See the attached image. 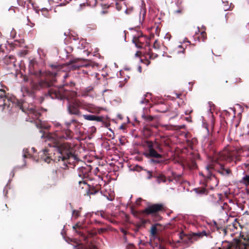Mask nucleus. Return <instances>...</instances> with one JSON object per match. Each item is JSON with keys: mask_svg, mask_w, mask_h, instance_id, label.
<instances>
[{"mask_svg": "<svg viewBox=\"0 0 249 249\" xmlns=\"http://www.w3.org/2000/svg\"><path fill=\"white\" fill-rule=\"evenodd\" d=\"M61 133L56 131L54 133L44 134L41 136L49 146V148H45L39 153L41 159L45 162L49 163L53 160L51 156L53 152L55 161H64L73 156L71 145L69 143H61L60 142L71 139L72 132L66 128Z\"/></svg>", "mask_w": 249, "mask_h": 249, "instance_id": "obj_1", "label": "nucleus"}, {"mask_svg": "<svg viewBox=\"0 0 249 249\" xmlns=\"http://www.w3.org/2000/svg\"><path fill=\"white\" fill-rule=\"evenodd\" d=\"M235 156V152L229 149H225L216 155L212 163L205 167L204 179L206 181L208 182L209 181H212L213 182V185L217 186L219 181L215 176L212 174V171L216 170L222 176L228 175L230 173V170L225 169L224 166L218 162L220 160L231 161Z\"/></svg>", "mask_w": 249, "mask_h": 249, "instance_id": "obj_2", "label": "nucleus"}, {"mask_svg": "<svg viewBox=\"0 0 249 249\" xmlns=\"http://www.w3.org/2000/svg\"><path fill=\"white\" fill-rule=\"evenodd\" d=\"M146 142L148 149L143 153V155L147 158L161 159L162 156L160 153L163 151L161 145L156 141L154 142L152 141H147Z\"/></svg>", "mask_w": 249, "mask_h": 249, "instance_id": "obj_3", "label": "nucleus"}, {"mask_svg": "<svg viewBox=\"0 0 249 249\" xmlns=\"http://www.w3.org/2000/svg\"><path fill=\"white\" fill-rule=\"evenodd\" d=\"M180 241L178 242H184L189 244L192 243L193 240H197L198 238L203 237L204 236H207L208 233L205 231L196 232H192L190 235H187L184 232H181L179 233Z\"/></svg>", "mask_w": 249, "mask_h": 249, "instance_id": "obj_4", "label": "nucleus"}, {"mask_svg": "<svg viewBox=\"0 0 249 249\" xmlns=\"http://www.w3.org/2000/svg\"><path fill=\"white\" fill-rule=\"evenodd\" d=\"M2 93L0 94V107H6L7 106V108H13L14 106H18L22 109L23 111V109L21 107L19 104L16 105L17 99L15 97H10V98L7 97L3 90H0Z\"/></svg>", "mask_w": 249, "mask_h": 249, "instance_id": "obj_5", "label": "nucleus"}, {"mask_svg": "<svg viewBox=\"0 0 249 249\" xmlns=\"http://www.w3.org/2000/svg\"><path fill=\"white\" fill-rule=\"evenodd\" d=\"M62 89L57 88H52L49 90V96L52 99H58L62 100L65 98L66 95L61 92Z\"/></svg>", "mask_w": 249, "mask_h": 249, "instance_id": "obj_6", "label": "nucleus"}, {"mask_svg": "<svg viewBox=\"0 0 249 249\" xmlns=\"http://www.w3.org/2000/svg\"><path fill=\"white\" fill-rule=\"evenodd\" d=\"M31 88L33 90H39L41 88L49 87V84L44 81H40L38 83H35L33 80H30Z\"/></svg>", "mask_w": 249, "mask_h": 249, "instance_id": "obj_7", "label": "nucleus"}, {"mask_svg": "<svg viewBox=\"0 0 249 249\" xmlns=\"http://www.w3.org/2000/svg\"><path fill=\"white\" fill-rule=\"evenodd\" d=\"M163 205L161 204H155L148 206L144 211L147 214L156 213L160 211Z\"/></svg>", "mask_w": 249, "mask_h": 249, "instance_id": "obj_8", "label": "nucleus"}, {"mask_svg": "<svg viewBox=\"0 0 249 249\" xmlns=\"http://www.w3.org/2000/svg\"><path fill=\"white\" fill-rule=\"evenodd\" d=\"M236 249H249V245L246 238H242L236 243Z\"/></svg>", "mask_w": 249, "mask_h": 249, "instance_id": "obj_9", "label": "nucleus"}, {"mask_svg": "<svg viewBox=\"0 0 249 249\" xmlns=\"http://www.w3.org/2000/svg\"><path fill=\"white\" fill-rule=\"evenodd\" d=\"M82 116L85 120L88 121H95L98 122L103 121V117L101 116H97L90 114L83 115Z\"/></svg>", "mask_w": 249, "mask_h": 249, "instance_id": "obj_10", "label": "nucleus"}, {"mask_svg": "<svg viewBox=\"0 0 249 249\" xmlns=\"http://www.w3.org/2000/svg\"><path fill=\"white\" fill-rule=\"evenodd\" d=\"M68 110L71 114L79 115L80 111L75 105H70L67 106Z\"/></svg>", "mask_w": 249, "mask_h": 249, "instance_id": "obj_11", "label": "nucleus"}, {"mask_svg": "<svg viewBox=\"0 0 249 249\" xmlns=\"http://www.w3.org/2000/svg\"><path fill=\"white\" fill-rule=\"evenodd\" d=\"M36 62L34 59L31 60L29 61V70L31 73L36 75L38 76V75H40L41 71H39L38 73L35 72L34 71V65L36 64Z\"/></svg>", "mask_w": 249, "mask_h": 249, "instance_id": "obj_12", "label": "nucleus"}, {"mask_svg": "<svg viewBox=\"0 0 249 249\" xmlns=\"http://www.w3.org/2000/svg\"><path fill=\"white\" fill-rule=\"evenodd\" d=\"M4 62L8 65L12 64L14 66H16L15 58L13 55H10L8 57H5L4 59Z\"/></svg>", "mask_w": 249, "mask_h": 249, "instance_id": "obj_13", "label": "nucleus"}, {"mask_svg": "<svg viewBox=\"0 0 249 249\" xmlns=\"http://www.w3.org/2000/svg\"><path fill=\"white\" fill-rule=\"evenodd\" d=\"M60 174V177L61 178H65L67 177L69 174V172L68 170H66L64 168L60 169L58 171Z\"/></svg>", "mask_w": 249, "mask_h": 249, "instance_id": "obj_14", "label": "nucleus"}, {"mask_svg": "<svg viewBox=\"0 0 249 249\" xmlns=\"http://www.w3.org/2000/svg\"><path fill=\"white\" fill-rule=\"evenodd\" d=\"M21 91L23 96H30L32 94V91L28 89L26 87H21Z\"/></svg>", "mask_w": 249, "mask_h": 249, "instance_id": "obj_15", "label": "nucleus"}, {"mask_svg": "<svg viewBox=\"0 0 249 249\" xmlns=\"http://www.w3.org/2000/svg\"><path fill=\"white\" fill-rule=\"evenodd\" d=\"M27 113L29 116L32 117H33V116L35 115L36 118H37L39 115V113L37 112L32 107H31L30 110H29Z\"/></svg>", "mask_w": 249, "mask_h": 249, "instance_id": "obj_16", "label": "nucleus"}, {"mask_svg": "<svg viewBox=\"0 0 249 249\" xmlns=\"http://www.w3.org/2000/svg\"><path fill=\"white\" fill-rule=\"evenodd\" d=\"M158 232L157 228L156 225H153L151 227L150 230V233L151 238L154 239L156 237V235Z\"/></svg>", "mask_w": 249, "mask_h": 249, "instance_id": "obj_17", "label": "nucleus"}, {"mask_svg": "<svg viewBox=\"0 0 249 249\" xmlns=\"http://www.w3.org/2000/svg\"><path fill=\"white\" fill-rule=\"evenodd\" d=\"M214 249H231L229 243L223 242L221 247H216Z\"/></svg>", "mask_w": 249, "mask_h": 249, "instance_id": "obj_18", "label": "nucleus"}, {"mask_svg": "<svg viewBox=\"0 0 249 249\" xmlns=\"http://www.w3.org/2000/svg\"><path fill=\"white\" fill-rule=\"evenodd\" d=\"M72 228L77 234H81V232L77 231L76 229H82L83 228V226L81 223L78 222L75 225L73 226Z\"/></svg>", "mask_w": 249, "mask_h": 249, "instance_id": "obj_19", "label": "nucleus"}, {"mask_svg": "<svg viewBox=\"0 0 249 249\" xmlns=\"http://www.w3.org/2000/svg\"><path fill=\"white\" fill-rule=\"evenodd\" d=\"M23 157L25 159L26 158H31L32 156L30 154L29 149L26 148L23 150Z\"/></svg>", "mask_w": 249, "mask_h": 249, "instance_id": "obj_20", "label": "nucleus"}, {"mask_svg": "<svg viewBox=\"0 0 249 249\" xmlns=\"http://www.w3.org/2000/svg\"><path fill=\"white\" fill-rule=\"evenodd\" d=\"M145 14V11L144 9H141L140 12V22H142L144 20V16Z\"/></svg>", "mask_w": 249, "mask_h": 249, "instance_id": "obj_21", "label": "nucleus"}, {"mask_svg": "<svg viewBox=\"0 0 249 249\" xmlns=\"http://www.w3.org/2000/svg\"><path fill=\"white\" fill-rule=\"evenodd\" d=\"M195 191L197 194H204L206 192V190L204 188H195Z\"/></svg>", "mask_w": 249, "mask_h": 249, "instance_id": "obj_22", "label": "nucleus"}, {"mask_svg": "<svg viewBox=\"0 0 249 249\" xmlns=\"http://www.w3.org/2000/svg\"><path fill=\"white\" fill-rule=\"evenodd\" d=\"M157 181L158 183H160L161 182H165L166 179L163 176H159L157 177Z\"/></svg>", "mask_w": 249, "mask_h": 249, "instance_id": "obj_23", "label": "nucleus"}, {"mask_svg": "<svg viewBox=\"0 0 249 249\" xmlns=\"http://www.w3.org/2000/svg\"><path fill=\"white\" fill-rule=\"evenodd\" d=\"M153 47L155 50H159L160 48V42L157 40H156L153 44Z\"/></svg>", "mask_w": 249, "mask_h": 249, "instance_id": "obj_24", "label": "nucleus"}, {"mask_svg": "<svg viewBox=\"0 0 249 249\" xmlns=\"http://www.w3.org/2000/svg\"><path fill=\"white\" fill-rule=\"evenodd\" d=\"M163 161V160H160V159H151L149 160V162L150 163H155V164L160 163Z\"/></svg>", "mask_w": 249, "mask_h": 249, "instance_id": "obj_25", "label": "nucleus"}, {"mask_svg": "<svg viewBox=\"0 0 249 249\" xmlns=\"http://www.w3.org/2000/svg\"><path fill=\"white\" fill-rule=\"evenodd\" d=\"M147 55H148L149 58L151 59H154L158 57V55L157 54L152 53L150 51L147 53Z\"/></svg>", "mask_w": 249, "mask_h": 249, "instance_id": "obj_26", "label": "nucleus"}, {"mask_svg": "<svg viewBox=\"0 0 249 249\" xmlns=\"http://www.w3.org/2000/svg\"><path fill=\"white\" fill-rule=\"evenodd\" d=\"M92 89H93V88L91 86H89V87L86 88L83 90V95H84V94L90 92Z\"/></svg>", "mask_w": 249, "mask_h": 249, "instance_id": "obj_27", "label": "nucleus"}, {"mask_svg": "<svg viewBox=\"0 0 249 249\" xmlns=\"http://www.w3.org/2000/svg\"><path fill=\"white\" fill-rule=\"evenodd\" d=\"M147 96V94H144L142 98V100L140 101V104H144L145 103H147L149 102V100L148 99H145V97Z\"/></svg>", "mask_w": 249, "mask_h": 249, "instance_id": "obj_28", "label": "nucleus"}, {"mask_svg": "<svg viewBox=\"0 0 249 249\" xmlns=\"http://www.w3.org/2000/svg\"><path fill=\"white\" fill-rule=\"evenodd\" d=\"M242 179L244 181L245 184H249V175L244 176Z\"/></svg>", "mask_w": 249, "mask_h": 249, "instance_id": "obj_29", "label": "nucleus"}, {"mask_svg": "<svg viewBox=\"0 0 249 249\" xmlns=\"http://www.w3.org/2000/svg\"><path fill=\"white\" fill-rule=\"evenodd\" d=\"M223 3L224 4V6H223V10L224 11H227L228 10V9H229L230 8V6L229 5V3H228V2H227L226 3H224V2H223Z\"/></svg>", "mask_w": 249, "mask_h": 249, "instance_id": "obj_30", "label": "nucleus"}, {"mask_svg": "<svg viewBox=\"0 0 249 249\" xmlns=\"http://www.w3.org/2000/svg\"><path fill=\"white\" fill-rule=\"evenodd\" d=\"M77 249H97L95 248H91V247H87L84 245H80Z\"/></svg>", "mask_w": 249, "mask_h": 249, "instance_id": "obj_31", "label": "nucleus"}, {"mask_svg": "<svg viewBox=\"0 0 249 249\" xmlns=\"http://www.w3.org/2000/svg\"><path fill=\"white\" fill-rule=\"evenodd\" d=\"M183 10L182 7H179L178 10H176L174 11V13L176 14H179L181 13Z\"/></svg>", "mask_w": 249, "mask_h": 249, "instance_id": "obj_32", "label": "nucleus"}, {"mask_svg": "<svg viewBox=\"0 0 249 249\" xmlns=\"http://www.w3.org/2000/svg\"><path fill=\"white\" fill-rule=\"evenodd\" d=\"M75 121L74 120H71L69 122H65V124L67 126V128H69V126L73 123Z\"/></svg>", "mask_w": 249, "mask_h": 249, "instance_id": "obj_33", "label": "nucleus"}, {"mask_svg": "<svg viewBox=\"0 0 249 249\" xmlns=\"http://www.w3.org/2000/svg\"><path fill=\"white\" fill-rule=\"evenodd\" d=\"M201 37H202V41L204 42L205 41V40L206 38V33L205 32L203 31V32H201Z\"/></svg>", "mask_w": 249, "mask_h": 249, "instance_id": "obj_34", "label": "nucleus"}, {"mask_svg": "<svg viewBox=\"0 0 249 249\" xmlns=\"http://www.w3.org/2000/svg\"><path fill=\"white\" fill-rule=\"evenodd\" d=\"M147 173V174H148V176L147 177V178L148 179H150L152 178V173L149 171H146Z\"/></svg>", "mask_w": 249, "mask_h": 249, "instance_id": "obj_35", "label": "nucleus"}, {"mask_svg": "<svg viewBox=\"0 0 249 249\" xmlns=\"http://www.w3.org/2000/svg\"><path fill=\"white\" fill-rule=\"evenodd\" d=\"M72 214L74 216L77 217L79 216V212L77 211L74 210L73 211Z\"/></svg>", "mask_w": 249, "mask_h": 249, "instance_id": "obj_36", "label": "nucleus"}, {"mask_svg": "<svg viewBox=\"0 0 249 249\" xmlns=\"http://www.w3.org/2000/svg\"><path fill=\"white\" fill-rule=\"evenodd\" d=\"M153 117L152 116H146V118L145 119V121H151L153 120Z\"/></svg>", "mask_w": 249, "mask_h": 249, "instance_id": "obj_37", "label": "nucleus"}, {"mask_svg": "<svg viewBox=\"0 0 249 249\" xmlns=\"http://www.w3.org/2000/svg\"><path fill=\"white\" fill-rule=\"evenodd\" d=\"M98 192V191H97V190H94V191H91L90 192H89V195H94L95 194H96V193H97Z\"/></svg>", "mask_w": 249, "mask_h": 249, "instance_id": "obj_38", "label": "nucleus"}, {"mask_svg": "<svg viewBox=\"0 0 249 249\" xmlns=\"http://www.w3.org/2000/svg\"><path fill=\"white\" fill-rule=\"evenodd\" d=\"M77 60H78V59H72V60H70V61H69V64H70H70H73V63H75V62L77 61Z\"/></svg>", "mask_w": 249, "mask_h": 249, "instance_id": "obj_39", "label": "nucleus"}, {"mask_svg": "<svg viewBox=\"0 0 249 249\" xmlns=\"http://www.w3.org/2000/svg\"><path fill=\"white\" fill-rule=\"evenodd\" d=\"M132 42H133V43H134V44H135V46H136V47H137L138 48H141V46L138 45L137 44V43L135 42V40H134V39H133Z\"/></svg>", "mask_w": 249, "mask_h": 249, "instance_id": "obj_40", "label": "nucleus"}, {"mask_svg": "<svg viewBox=\"0 0 249 249\" xmlns=\"http://www.w3.org/2000/svg\"><path fill=\"white\" fill-rule=\"evenodd\" d=\"M172 174L173 176L174 177H175V178H176V177H177V178H179V177H180V175H176V174H175V173H173V172H172Z\"/></svg>", "mask_w": 249, "mask_h": 249, "instance_id": "obj_41", "label": "nucleus"}, {"mask_svg": "<svg viewBox=\"0 0 249 249\" xmlns=\"http://www.w3.org/2000/svg\"><path fill=\"white\" fill-rule=\"evenodd\" d=\"M141 200V198H139L137 199V200L136 201V203H137V204L139 205L140 204Z\"/></svg>", "mask_w": 249, "mask_h": 249, "instance_id": "obj_42", "label": "nucleus"}, {"mask_svg": "<svg viewBox=\"0 0 249 249\" xmlns=\"http://www.w3.org/2000/svg\"><path fill=\"white\" fill-rule=\"evenodd\" d=\"M54 125L56 127H59L61 124L59 123L58 122H55L54 124Z\"/></svg>", "mask_w": 249, "mask_h": 249, "instance_id": "obj_43", "label": "nucleus"}, {"mask_svg": "<svg viewBox=\"0 0 249 249\" xmlns=\"http://www.w3.org/2000/svg\"><path fill=\"white\" fill-rule=\"evenodd\" d=\"M192 112V110H190V111H189V110H186V111H185V114L186 115H188V114H190V113L191 112Z\"/></svg>", "mask_w": 249, "mask_h": 249, "instance_id": "obj_44", "label": "nucleus"}, {"mask_svg": "<svg viewBox=\"0 0 249 249\" xmlns=\"http://www.w3.org/2000/svg\"><path fill=\"white\" fill-rule=\"evenodd\" d=\"M142 117L143 118V120H145L146 118V115L143 113V114H142Z\"/></svg>", "mask_w": 249, "mask_h": 249, "instance_id": "obj_45", "label": "nucleus"}, {"mask_svg": "<svg viewBox=\"0 0 249 249\" xmlns=\"http://www.w3.org/2000/svg\"><path fill=\"white\" fill-rule=\"evenodd\" d=\"M230 109L233 112L234 115H233V117H235V109H234L233 108H230Z\"/></svg>", "mask_w": 249, "mask_h": 249, "instance_id": "obj_46", "label": "nucleus"}, {"mask_svg": "<svg viewBox=\"0 0 249 249\" xmlns=\"http://www.w3.org/2000/svg\"><path fill=\"white\" fill-rule=\"evenodd\" d=\"M121 231L124 234V235H126V231L124 230V229H122L121 230Z\"/></svg>", "mask_w": 249, "mask_h": 249, "instance_id": "obj_47", "label": "nucleus"}, {"mask_svg": "<svg viewBox=\"0 0 249 249\" xmlns=\"http://www.w3.org/2000/svg\"><path fill=\"white\" fill-rule=\"evenodd\" d=\"M72 67H74V68H79L80 67V66L79 65H73L72 66Z\"/></svg>", "mask_w": 249, "mask_h": 249, "instance_id": "obj_48", "label": "nucleus"}, {"mask_svg": "<svg viewBox=\"0 0 249 249\" xmlns=\"http://www.w3.org/2000/svg\"><path fill=\"white\" fill-rule=\"evenodd\" d=\"M82 183H83L84 184H86V182L85 181H79V184H82Z\"/></svg>", "mask_w": 249, "mask_h": 249, "instance_id": "obj_49", "label": "nucleus"}, {"mask_svg": "<svg viewBox=\"0 0 249 249\" xmlns=\"http://www.w3.org/2000/svg\"><path fill=\"white\" fill-rule=\"evenodd\" d=\"M208 113H209V115H211V114H212V112H211V108H209V110H208Z\"/></svg>", "mask_w": 249, "mask_h": 249, "instance_id": "obj_50", "label": "nucleus"}, {"mask_svg": "<svg viewBox=\"0 0 249 249\" xmlns=\"http://www.w3.org/2000/svg\"><path fill=\"white\" fill-rule=\"evenodd\" d=\"M138 70H139V71L140 72H141V71H142V68H141V66H139V69H138Z\"/></svg>", "mask_w": 249, "mask_h": 249, "instance_id": "obj_51", "label": "nucleus"}, {"mask_svg": "<svg viewBox=\"0 0 249 249\" xmlns=\"http://www.w3.org/2000/svg\"><path fill=\"white\" fill-rule=\"evenodd\" d=\"M146 62H146V64L147 65H148L150 64V61H149V60H147V61H146Z\"/></svg>", "mask_w": 249, "mask_h": 249, "instance_id": "obj_52", "label": "nucleus"}, {"mask_svg": "<svg viewBox=\"0 0 249 249\" xmlns=\"http://www.w3.org/2000/svg\"><path fill=\"white\" fill-rule=\"evenodd\" d=\"M31 150L33 151V152L34 153V152H35V148H34V147H32V148H31Z\"/></svg>", "mask_w": 249, "mask_h": 249, "instance_id": "obj_53", "label": "nucleus"}, {"mask_svg": "<svg viewBox=\"0 0 249 249\" xmlns=\"http://www.w3.org/2000/svg\"><path fill=\"white\" fill-rule=\"evenodd\" d=\"M184 49H183L182 51H178V53H183V52H184Z\"/></svg>", "mask_w": 249, "mask_h": 249, "instance_id": "obj_54", "label": "nucleus"}, {"mask_svg": "<svg viewBox=\"0 0 249 249\" xmlns=\"http://www.w3.org/2000/svg\"><path fill=\"white\" fill-rule=\"evenodd\" d=\"M64 78H66L68 77V75L65 74V75L63 76Z\"/></svg>", "mask_w": 249, "mask_h": 249, "instance_id": "obj_55", "label": "nucleus"}, {"mask_svg": "<svg viewBox=\"0 0 249 249\" xmlns=\"http://www.w3.org/2000/svg\"><path fill=\"white\" fill-rule=\"evenodd\" d=\"M199 175H201V176H204V173H202V172H201V173H199Z\"/></svg>", "mask_w": 249, "mask_h": 249, "instance_id": "obj_56", "label": "nucleus"}, {"mask_svg": "<svg viewBox=\"0 0 249 249\" xmlns=\"http://www.w3.org/2000/svg\"><path fill=\"white\" fill-rule=\"evenodd\" d=\"M30 26H31V27H33L34 26V24L31 23V25Z\"/></svg>", "mask_w": 249, "mask_h": 249, "instance_id": "obj_57", "label": "nucleus"}, {"mask_svg": "<svg viewBox=\"0 0 249 249\" xmlns=\"http://www.w3.org/2000/svg\"><path fill=\"white\" fill-rule=\"evenodd\" d=\"M120 129H123V125H122L120 127Z\"/></svg>", "mask_w": 249, "mask_h": 249, "instance_id": "obj_58", "label": "nucleus"}, {"mask_svg": "<svg viewBox=\"0 0 249 249\" xmlns=\"http://www.w3.org/2000/svg\"><path fill=\"white\" fill-rule=\"evenodd\" d=\"M20 0H17L18 2L19 3H20Z\"/></svg>", "mask_w": 249, "mask_h": 249, "instance_id": "obj_59", "label": "nucleus"}, {"mask_svg": "<svg viewBox=\"0 0 249 249\" xmlns=\"http://www.w3.org/2000/svg\"><path fill=\"white\" fill-rule=\"evenodd\" d=\"M24 80L25 81H27V79H26L25 78H24Z\"/></svg>", "mask_w": 249, "mask_h": 249, "instance_id": "obj_60", "label": "nucleus"}, {"mask_svg": "<svg viewBox=\"0 0 249 249\" xmlns=\"http://www.w3.org/2000/svg\"><path fill=\"white\" fill-rule=\"evenodd\" d=\"M78 48H79V49H82V48H81V47H79V46H78Z\"/></svg>", "mask_w": 249, "mask_h": 249, "instance_id": "obj_61", "label": "nucleus"}, {"mask_svg": "<svg viewBox=\"0 0 249 249\" xmlns=\"http://www.w3.org/2000/svg\"><path fill=\"white\" fill-rule=\"evenodd\" d=\"M79 176L80 177H82V175H79Z\"/></svg>", "mask_w": 249, "mask_h": 249, "instance_id": "obj_62", "label": "nucleus"}, {"mask_svg": "<svg viewBox=\"0 0 249 249\" xmlns=\"http://www.w3.org/2000/svg\"><path fill=\"white\" fill-rule=\"evenodd\" d=\"M162 56H165L164 53H163Z\"/></svg>", "mask_w": 249, "mask_h": 249, "instance_id": "obj_63", "label": "nucleus"}, {"mask_svg": "<svg viewBox=\"0 0 249 249\" xmlns=\"http://www.w3.org/2000/svg\"><path fill=\"white\" fill-rule=\"evenodd\" d=\"M178 47H180V48H181V45H179V46H178Z\"/></svg>", "mask_w": 249, "mask_h": 249, "instance_id": "obj_64", "label": "nucleus"}]
</instances>
